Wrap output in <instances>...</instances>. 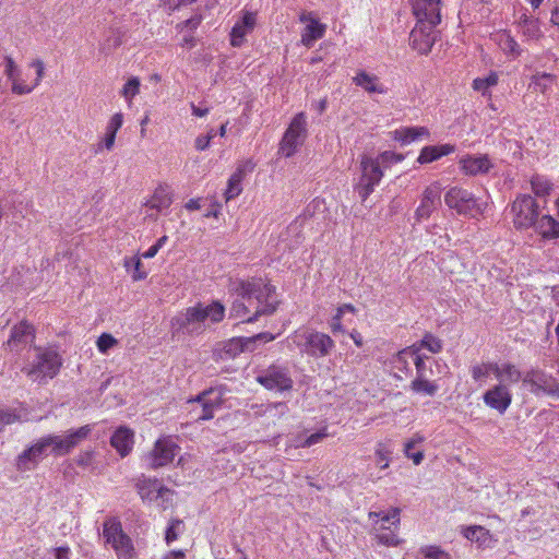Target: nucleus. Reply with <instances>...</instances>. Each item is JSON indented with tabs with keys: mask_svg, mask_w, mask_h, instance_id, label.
Instances as JSON below:
<instances>
[{
	"mask_svg": "<svg viewBox=\"0 0 559 559\" xmlns=\"http://www.w3.org/2000/svg\"><path fill=\"white\" fill-rule=\"evenodd\" d=\"M495 41L502 52L510 59H518L523 49L509 31H500L495 35Z\"/></svg>",
	"mask_w": 559,
	"mask_h": 559,
	"instance_id": "7c9ffc66",
	"label": "nucleus"
},
{
	"mask_svg": "<svg viewBox=\"0 0 559 559\" xmlns=\"http://www.w3.org/2000/svg\"><path fill=\"white\" fill-rule=\"evenodd\" d=\"M211 135H199L194 141V146L198 151H204L210 146Z\"/></svg>",
	"mask_w": 559,
	"mask_h": 559,
	"instance_id": "338daca9",
	"label": "nucleus"
},
{
	"mask_svg": "<svg viewBox=\"0 0 559 559\" xmlns=\"http://www.w3.org/2000/svg\"><path fill=\"white\" fill-rule=\"evenodd\" d=\"M454 152L455 145L450 143L424 146L419 152L417 163H419L420 165L429 164Z\"/></svg>",
	"mask_w": 559,
	"mask_h": 559,
	"instance_id": "c756f323",
	"label": "nucleus"
},
{
	"mask_svg": "<svg viewBox=\"0 0 559 559\" xmlns=\"http://www.w3.org/2000/svg\"><path fill=\"white\" fill-rule=\"evenodd\" d=\"M174 202V191L166 182L158 183L144 205L151 210L162 213L170 207Z\"/></svg>",
	"mask_w": 559,
	"mask_h": 559,
	"instance_id": "a878e982",
	"label": "nucleus"
},
{
	"mask_svg": "<svg viewBox=\"0 0 559 559\" xmlns=\"http://www.w3.org/2000/svg\"><path fill=\"white\" fill-rule=\"evenodd\" d=\"M436 25L417 21L409 34V45L419 55H428L436 41Z\"/></svg>",
	"mask_w": 559,
	"mask_h": 559,
	"instance_id": "6ab92c4d",
	"label": "nucleus"
},
{
	"mask_svg": "<svg viewBox=\"0 0 559 559\" xmlns=\"http://www.w3.org/2000/svg\"><path fill=\"white\" fill-rule=\"evenodd\" d=\"M557 82V76L548 72H536L531 76L530 87L543 95L548 94Z\"/></svg>",
	"mask_w": 559,
	"mask_h": 559,
	"instance_id": "e433bc0d",
	"label": "nucleus"
},
{
	"mask_svg": "<svg viewBox=\"0 0 559 559\" xmlns=\"http://www.w3.org/2000/svg\"><path fill=\"white\" fill-rule=\"evenodd\" d=\"M225 316V307L219 301L209 305L198 302L188 307L171 319V326L177 330L189 329L193 324L204 323L207 319L213 323L221 322Z\"/></svg>",
	"mask_w": 559,
	"mask_h": 559,
	"instance_id": "39448f33",
	"label": "nucleus"
},
{
	"mask_svg": "<svg viewBox=\"0 0 559 559\" xmlns=\"http://www.w3.org/2000/svg\"><path fill=\"white\" fill-rule=\"evenodd\" d=\"M523 386L536 397L547 396L552 400H559V381L543 369H531L521 374Z\"/></svg>",
	"mask_w": 559,
	"mask_h": 559,
	"instance_id": "0eeeda50",
	"label": "nucleus"
},
{
	"mask_svg": "<svg viewBox=\"0 0 559 559\" xmlns=\"http://www.w3.org/2000/svg\"><path fill=\"white\" fill-rule=\"evenodd\" d=\"M29 68H33L36 72V78L34 79V85L38 86L43 79L45 78V63L41 59H34L28 63Z\"/></svg>",
	"mask_w": 559,
	"mask_h": 559,
	"instance_id": "bf43d9fd",
	"label": "nucleus"
},
{
	"mask_svg": "<svg viewBox=\"0 0 559 559\" xmlns=\"http://www.w3.org/2000/svg\"><path fill=\"white\" fill-rule=\"evenodd\" d=\"M245 350V341L240 337L230 338L223 344L221 358H234Z\"/></svg>",
	"mask_w": 559,
	"mask_h": 559,
	"instance_id": "a18cd8bd",
	"label": "nucleus"
},
{
	"mask_svg": "<svg viewBox=\"0 0 559 559\" xmlns=\"http://www.w3.org/2000/svg\"><path fill=\"white\" fill-rule=\"evenodd\" d=\"M92 428L90 425L80 427L76 430L69 431L67 436H46L48 448H51V453L60 456L66 455L72 451L80 442L85 440L91 433Z\"/></svg>",
	"mask_w": 559,
	"mask_h": 559,
	"instance_id": "dca6fc26",
	"label": "nucleus"
},
{
	"mask_svg": "<svg viewBox=\"0 0 559 559\" xmlns=\"http://www.w3.org/2000/svg\"><path fill=\"white\" fill-rule=\"evenodd\" d=\"M516 27L526 41H538L544 37L539 19L531 14L522 13L516 21Z\"/></svg>",
	"mask_w": 559,
	"mask_h": 559,
	"instance_id": "bb28decb",
	"label": "nucleus"
},
{
	"mask_svg": "<svg viewBox=\"0 0 559 559\" xmlns=\"http://www.w3.org/2000/svg\"><path fill=\"white\" fill-rule=\"evenodd\" d=\"M414 15L419 22L438 25L441 22V0H409Z\"/></svg>",
	"mask_w": 559,
	"mask_h": 559,
	"instance_id": "4be33fe9",
	"label": "nucleus"
},
{
	"mask_svg": "<svg viewBox=\"0 0 559 559\" xmlns=\"http://www.w3.org/2000/svg\"><path fill=\"white\" fill-rule=\"evenodd\" d=\"M471 377L475 382H485L490 374L496 380H509L510 383H518L521 379V370L512 362L480 361L469 368Z\"/></svg>",
	"mask_w": 559,
	"mask_h": 559,
	"instance_id": "423d86ee",
	"label": "nucleus"
},
{
	"mask_svg": "<svg viewBox=\"0 0 559 559\" xmlns=\"http://www.w3.org/2000/svg\"><path fill=\"white\" fill-rule=\"evenodd\" d=\"M110 444L121 457H126L130 454L134 445L133 430L126 426L119 427L111 436Z\"/></svg>",
	"mask_w": 559,
	"mask_h": 559,
	"instance_id": "cd10ccee",
	"label": "nucleus"
},
{
	"mask_svg": "<svg viewBox=\"0 0 559 559\" xmlns=\"http://www.w3.org/2000/svg\"><path fill=\"white\" fill-rule=\"evenodd\" d=\"M510 214L516 230H527L537 223L539 205L532 195L522 193L510 204Z\"/></svg>",
	"mask_w": 559,
	"mask_h": 559,
	"instance_id": "6e6552de",
	"label": "nucleus"
},
{
	"mask_svg": "<svg viewBox=\"0 0 559 559\" xmlns=\"http://www.w3.org/2000/svg\"><path fill=\"white\" fill-rule=\"evenodd\" d=\"M116 135L105 131L104 138L98 143L97 152L102 150L111 151L115 146Z\"/></svg>",
	"mask_w": 559,
	"mask_h": 559,
	"instance_id": "0e129e2a",
	"label": "nucleus"
},
{
	"mask_svg": "<svg viewBox=\"0 0 559 559\" xmlns=\"http://www.w3.org/2000/svg\"><path fill=\"white\" fill-rule=\"evenodd\" d=\"M415 346H407L397 352L391 359L392 368L404 373L411 372L409 360L413 361Z\"/></svg>",
	"mask_w": 559,
	"mask_h": 559,
	"instance_id": "4c0bfd02",
	"label": "nucleus"
},
{
	"mask_svg": "<svg viewBox=\"0 0 559 559\" xmlns=\"http://www.w3.org/2000/svg\"><path fill=\"white\" fill-rule=\"evenodd\" d=\"M179 451L180 447L173 436H162L154 442L152 450L145 455V461L152 469L165 467L173 463Z\"/></svg>",
	"mask_w": 559,
	"mask_h": 559,
	"instance_id": "f8f14e48",
	"label": "nucleus"
},
{
	"mask_svg": "<svg viewBox=\"0 0 559 559\" xmlns=\"http://www.w3.org/2000/svg\"><path fill=\"white\" fill-rule=\"evenodd\" d=\"M288 338L301 354L313 358H323L335 347V342L330 335L309 328L294 331Z\"/></svg>",
	"mask_w": 559,
	"mask_h": 559,
	"instance_id": "20e7f679",
	"label": "nucleus"
},
{
	"mask_svg": "<svg viewBox=\"0 0 559 559\" xmlns=\"http://www.w3.org/2000/svg\"><path fill=\"white\" fill-rule=\"evenodd\" d=\"M10 83L11 92L19 96L31 94L37 87L34 85V80L28 82L26 79L22 78L21 73L16 75Z\"/></svg>",
	"mask_w": 559,
	"mask_h": 559,
	"instance_id": "de8ad7c7",
	"label": "nucleus"
},
{
	"mask_svg": "<svg viewBox=\"0 0 559 559\" xmlns=\"http://www.w3.org/2000/svg\"><path fill=\"white\" fill-rule=\"evenodd\" d=\"M445 205L457 215L467 218H478L485 214L488 202L483 198L476 197L472 191L454 186L444 194Z\"/></svg>",
	"mask_w": 559,
	"mask_h": 559,
	"instance_id": "7ed1b4c3",
	"label": "nucleus"
},
{
	"mask_svg": "<svg viewBox=\"0 0 559 559\" xmlns=\"http://www.w3.org/2000/svg\"><path fill=\"white\" fill-rule=\"evenodd\" d=\"M409 386L413 392L428 396H433L439 390V385L428 377H415Z\"/></svg>",
	"mask_w": 559,
	"mask_h": 559,
	"instance_id": "a19ab883",
	"label": "nucleus"
},
{
	"mask_svg": "<svg viewBox=\"0 0 559 559\" xmlns=\"http://www.w3.org/2000/svg\"><path fill=\"white\" fill-rule=\"evenodd\" d=\"M307 136V120L304 112L297 114L286 129L280 143L278 152L285 157H292L302 145Z\"/></svg>",
	"mask_w": 559,
	"mask_h": 559,
	"instance_id": "ddd939ff",
	"label": "nucleus"
},
{
	"mask_svg": "<svg viewBox=\"0 0 559 559\" xmlns=\"http://www.w3.org/2000/svg\"><path fill=\"white\" fill-rule=\"evenodd\" d=\"M22 417L15 409H0V431L8 425L21 421Z\"/></svg>",
	"mask_w": 559,
	"mask_h": 559,
	"instance_id": "864d4df0",
	"label": "nucleus"
},
{
	"mask_svg": "<svg viewBox=\"0 0 559 559\" xmlns=\"http://www.w3.org/2000/svg\"><path fill=\"white\" fill-rule=\"evenodd\" d=\"M257 382L266 390L276 392L290 391L294 385L288 368L280 365L269 366L257 377Z\"/></svg>",
	"mask_w": 559,
	"mask_h": 559,
	"instance_id": "2eb2a0df",
	"label": "nucleus"
},
{
	"mask_svg": "<svg viewBox=\"0 0 559 559\" xmlns=\"http://www.w3.org/2000/svg\"><path fill=\"white\" fill-rule=\"evenodd\" d=\"M497 381L498 383L483 394V402L487 407L502 415L512 404L513 394L510 389L512 383L509 380Z\"/></svg>",
	"mask_w": 559,
	"mask_h": 559,
	"instance_id": "f3484780",
	"label": "nucleus"
},
{
	"mask_svg": "<svg viewBox=\"0 0 559 559\" xmlns=\"http://www.w3.org/2000/svg\"><path fill=\"white\" fill-rule=\"evenodd\" d=\"M369 520L379 519L382 523L379 527H374L377 531H385L389 527L384 525L385 522H391L394 526V531L379 532L376 534V540L378 544L386 547H396L402 543V539L397 536L396 532L401 523V509L392 508L388 513L371 511L368 513Z\"/></svg>",
	"mask_w": 559,
	"mask_h": 559,
	"instance_id": "4468645a",
	"label": "nucleus"
},
{
	"mask_svg": "<svg viewBox=\"0 0 559 559\" xmlns=\"http://www.w3.org/2000/svg\"><path fill=\"white\" fill-rule=\"evenodd\" d=\"M48 444L46 436L37 440L33 445L25 449L16 460V467L19 471L33 469L38 461L47 454Z\"/></svg>",
	"mask_w": 559,
	"mask_h": 559,
	"instance_id": "5701e85b",
	"label": "nucleus"
},
{
	"mask_svg": "<svg viewBox=\"0 0 559 559\" xmlns=\"http://www.w3.org/2000/svg\"><path fill=\"white\" fill-rule=\"evenodd\" d=\"M412 346H416L419 353L425 348L431 354H439L443 347L442 341L431 333H426L419 342L414 343Z\"/></svg>",
	"mask_w": 559,
	"mask_h": 559,
	"instance_id": "c03bdc74",
	"label": "nucleus"
},
{
	"mask_svg": "<svg viewBox=\"0 0 559 559\" xmlns=\"http://www.w3.org/2000/svg\"><path fill=\"white\" fill-rule=\"evenodd\" d=\"M162 559H187L183 550H171L166 552Z\"/></svg>",
	"mask_w": 559,
	"mask_h": 559,
	"instance_id": "774afa93",
	"label": "nucleus"
},
{
	"mask_svg": "<svg viewBox=\"0 0 559 559\" xmlns=\"http://www.w3.org/2000/svg\"><path fill=\"white\" fill-rule=\"evenodd\" d=\"M299 22L305 24L300 35V43L305 47L311 48L317 40L324 37L326 25L321 23L313 12H301Z\"/></svg>",
	"mask_w": 559,
	"mask_h": 559,
	"instance_id": "aec40b11",
	"label": "nucleus"
},
{
	"mask_svg": "<svg viewBox=\"0 0 559 559\" xmlns=\"http://www.w3.org/2000/svg\"><path fill=\"white\" fill-rule=\"evenodd\" d=\"M430 132L426 127H402L393 132V139L403 145L428 138Z\"/></svg>",
	"mask_w": 559,
	"mask_h": 559,
	"instance_id": "72a5a7b5",
	"label": "nucleus"
},
{
	"mask_svg": "<svg viewBox=\"0 0 559 559\" xmlns=\"http://www.w3.org/2000/svg\"><path fill=\"white\" fill-rule=\"evenodd\" d=\"M461 534L469 542L476 543L479 548L491 546L492 535L481 525L462 526Z\"/></svg>",
	"mask_w": 559,
	"mask_h": 559,
	"instance_id": "2f4dec72",
	"label": "nucleus"
},
{
	"mask_svg": "<svg viewBox=\"0 0 559 559\" xmlns=\"http://www.w3.org/2000/svg\"><path fill=\"white\" fill-rule=\"evenodd\" d=\"M4 61H5L4 74L8 78V81L11 82L21 72H20L14 59L10 55H7L4 57Z\"/></svg>",
	"mask_w": 559,
	"mask_h": 559,
	"instance_id": "052dcab7",
	"label": "nucleus"
},
{
	"mask_svg": "<svg viewBox=\"0 0 559 559\" xmlns=\"http://www.w3.org/2000/svg\"><path fill=\"white\" fill-rule=\"evenodd\" d=\"M36 357L33 361L22 368V372L32 381L38 384H46L53 379L62 367V358L52 348L35 347Z\"/></svg>",
	"mask_w": 559,
	"mask_h": 559,
	"instance_id": "f03ea898",
	"label": "nucleus"
},
{
	"mask_svg": "<svg viewBox=\"0 0 559 559\" xmlns=\"http://www.w3.org/2000/svg\"><path fill=\"white\" fill-rule=\"evenodd\" d=\"M530 183L532 191L537 198L548 197L554 190V183L548 177L544 175H533L530 180Z\"/></svg>",
	"mask_w": 559,
	"mask_h": 559,
	"instance_id": "ea45409f",
	"label": "nucleus"
},
{
	"mask_svg": "<svg viewBox=\"0 0 559 559\" xmlns=\"http://www.w3.org/2000/svg\"><path fill=\"white\" fill-rule=\"evenodd\" d=\"M377 158H379L380 165H392L401 163L404 159V156L395 152L385 151L381 153Z\"/></svg>",
	"mask_w": 559,
	"mask_h": 559,
	"instance_id": "680f3d73",
	"label": "nucleus"
},
{
	"mask_svg": "<svg viewBox=\"0 0 559 559\" xmlns=\"http://www.w3.org/2000/svg\"><path fill=\"white\" fill-rule=\"evenodd\" d=\"M536 231L547 240L559 239V221L551 215H543L535 224Z\"/></svg>",
	"mask_w": 559,
	"mask_h": 559,
	"instance_id": "c9c22d12",
	"label": "nucleus"
},
{
	"mask_svg": "<svg viewBox=\"0 0 559 559\" xmlns=\"http://www.w3.org/2000/svg\"><path fill=\"white\" fill-rule=\"evenodd\" d=\"M122 124H123L122 112H116L110 117L109 121L107 122L105 131L117 135V132L121 129Z\"/></svg>",
	"mask_w": 559,
	"mask_h": 559,
	"instance_id": "4d7b16f0",
	"label": "nucleus"
},
{
	"mask_svg": "<svg viewBox=\"0 0 559 559\" xmlns=\"http://www.w3.org/2000/svg\"><path fill=\"white\" fill-rule=\"evenodd\" d=\"M360 169L361 176L356 190L361 201H366L382 180L383 171L379 158H372L367 155L361 156Z\"/></svg>",
	"mask_w": 559,
	"mask_h": 559,
	"instance_id": "9b49d317",
	"label": "nucleus"
},
{
	"mask_svg": "<svg viewBox=\"0 0 559 559\" xmlns=\"http://www.w3.org/2000/svg\"><path fill=\"white\" fill-rule=\"evenodd\" d=\"M392 450L386 442L379 441L374 448V461L380 469H386L391 463Z\"/></svg>",
	"mask_w": 559,
	"mask_h": 559,
	"instance_id": "37998d69",
	"label": "nucleus"
},
{
	"mask_svg": "<svg viewBox=\"0 0 559 559\" xmlns=\"http://www.w3.org/2000/svg\"><path fill=\"white\" fill-rule=\"evenodd\" d=\"M202 20H203V17L201 14H195V15L191 16L190 19H188L181 23H178L176 25V28L180 32L183 31L185 28H188L191 32H194L202 23Z\"/></svg>",
	"mask_w": 559,
	"mask_h": 559,
	"instance_id": "13d9d810",
	"label": "nucleus"
},
{
	"mask_svg": "<svg viewBox=\"0 0 559 559\" xmlns=\"http://www.w3.org/2000/svg\"><path fill=\"white\" fill-rule=\"evenodd\" d=\"M231 289L238 298L231 305L230 317L243 323L274 313L280 305L275 286L261 277L236 280Z\"/></svg>",
	"mask_w": 559,
	"mask_h": 559,
	"instance_id": "f257e3e1",
	"label": "nucleus"
},
{
	"mask_svg": "<svg viewBox=\"0 0 559 559\" xmlns=\"http://www.w3.org/2000/svg\"><path fill=\"white\" fill-rule=\"evenodd\" d=\"M103 535L106 543L111 545L118 559H135V549L131 538L123 532L117 519L104 522Z\"/></svg>",
	"mask_w": 559,
	"mask_h": 559,
	"instance_id": "9d476101",
	"label": "nucleus"
},
{
	"mask_svg": "<svg viewBox=\"0 0 559 559\" xmlns=\"http://www.w3.org/2000/svg\"><path fill=\"white\" fill-rule=\"evenodd\" d=\"M141 88V81L138 76H131L128 79V81L123 84L120 95L124 98L127 104L129 106L132 105V102L136 95L140 94Z\"/></svg>",
	"mask_w": 559,
	"mask_h": 559,
	"instance_id": "49530a36",
	"label": "nucleus"
},
{
	"mask_svg": "<svg viewBox=\"0 0 559 559\" xmlns=\"http://www.w3.org/2000/svg\"><path fill=\"white\" fill-rule=\"evenodd\" d=\"M252 170L254 168V164L251 160H248L245 167H238L236 171L229 177L227 182V188L225 190L224 197L225 201L228 202L236 197H238L242 191L241 182L245 176V169Z\"/></svg>",
	"mask_w": 559,
	"mask_h": 559,
	"instance_id": "473e14b6",
	"label": "nucleus"
},
{
	"mask_svg": "<svg viewBox=\"0 0 559 559\" xmlns=\"http://www.w3.org/2000/svg\"><path fill=\"white\" fill-rule=\"evenodd\" d=\"M423 554L426 558L431 559H448L449 555L443 551L440 547L437 546H428L423 549Z\"/></svg>",
	"mask_w": 559,
	"mask_h": 559,
	"instance_id": "e2e57ef3",
	"label": "nucleus"
},
{
	"mask_svg": "<svg viewBox=\"0 0 559 559\" xmlns=\"http://www.w3.org/2000/svg\"><path fill=\"white\" fill-rule=\"evenodd\" d=\"M343 316L344 314L342 312H338V310L336 309V312L332 317V320H331V323H330V328H331V331L333 333L344 332V328H343V324H342Z\"/></svg>",
	"mask_w": 559,
	"mask_h": 559,
	"instance_id": "69168bd1",
	"label": "nucleus"
},
{
	"mask_svg": "<svg viewBox=\"0 0 559 559\" xmlns=\"http://www.w3.org/2000/svg\"><path fill=\"white\" fill-rule=\"evenodd\" d=\"M189 414L195 421L211 420L215 416V412L222 407L223 394L215 389L204 390L195 397L187 401Z\"/></svg>",
	"mask_w": 559,
	"mask_h": 559,
	"instance_id": "1a4fd4ad",
	"label": "nucleus"
},
{
	"mask_svg": "<svg viewBox=\"0 0 559 559\" xmlns=\"http://www.w3.org/2000/svg\"><path fill=\"white\" fill-rule=\"evenodd\" d=\"M353 83L369 94H385L386 87L376 74L360 70L353 78Z\"/></svg>",
	"mask_w": 559,
	"mask_h": 559,
	"instance_id": "c85d7f7f",
	"label": "nucleus"
},
{
	"mask_svg": "<svg viewBox=\"0 0 559 559\" xmlns=\"http://www.w3.org/2000/svg\"><path fill=\"white\" fill-rule=\"evenodd\" d=\"M440 204L441 185L439 182H432L424 190L420 203L415 211L416 221L428 219Z\"/></svg>",
	"mask_w": 559,
	"mask_h": 559,
	"instance_id": "412c9836",
	"label": "nucleus"
},
{
	"mask_svg": "<svg viewBox=\"0 0 559 559\" xmlns=\"http://www.w3.org/2000/svg\"><path fill=\"white\" fill-rule=\"evenodd\" d=\"M174 493L175 492L173 490H170L169 488L162 486V488L159 489L158 496H156V500L160 499L159 506L163 510H166V509L173 507Z\"/></svg>",
	"mask_w": 559,
	"mask_h": 559,
	"instance_id": "6e6d98bb",
	"label": "nucleus"
},
{
	"mask_svg": "<svg viewBox=\"0 0 559 559\" xmlns=\"http://www.w3.org/2000/svg\"><path fill=\"white\" fill-rule=\"evenodd\" d=\"M427 359H429V357L424 355L423 353H419L418 348L415 346L413 364L416 369V377H428V373L432 372V370L426 364Z\"/></svg>",
	"mask_w": 559,
	"mask_h": 559,
	"instance_id": "09e8293b",
	"label": "nucleus"
},
{
	"mask_svg": "<svg viewBox=\"0 0 559 559\" xmlns=\"http://www.w3.org/2000/svg\"><path fill=\"white\" fill-rule=\"evenodd\" d=\"M424 442H425V437L417 432V433L413 435L404 443V449H403L404 455L407 459L412 460L415 465H419L423 462L425 454H424L423 450L412 452V449H414L415 447H417Z\"/></svg>",
	"mask_w": 559,
	"mask_h": 559,
	"instance_id": "58836bf2",
	"label": "nucleus"
},
{
	"mask_svg": "<svg viewBox=\"0 0 559 559\" xmlns=\"http://www.w3.org/2000/svg\"><path fill=\"white\" fill-rule=\"evenodd\" d=\"M499 82V75L496 71H490L485 78H476L473 80L472 86L475 91L480 92L484 96H490V88Z\"/></svg>",
	"mask_w": 559,
	"mask_h": 559,
	"instance_id": "79ce46f5",
	"label": "nucleus"
},
{
	"mask_svg": "<svg viewBox=\"0 0 559 559\" xmlns=\"http://www.w3.org/2000/svg\"><path fill=\"white\" fill-rule=\"evenodd\" d=\"M183 526V523L179 519H171L165 534V540L167 545L177 540L179 537V533Z\"/></svg>",
	"mask_w": 559,
	"mask_h": 559,
	"instance_id": "3c124183",
	"label": "nucleus"
},
{
	"mask_svg": "<svg viewBox=\"0 0 559 559\" xmlns=\"http://www.w3.org/2000/svg\"><path fill=\"white\" fill-rule=\"evenodd\" d=\"M118 344V340L110 333H102L97 341L96 346L99 353L107 354V352Z\"/></svg>",
	"mask_w": 559,
	"mask_h": 559,
	"instance_id": "603ef678",
	"label": "nucleus"
},
{
	"mask_svg": "<svg viewBox=\"0 0 559 559\" xmlns=\"http://www.w3.org/2000/svg\"><path fill=\"white\" fill-rule=\"evenodd\" d=\"M461 171L466 176H478L488 174L493 163L487 154L465 155L459 160Z\"/></svg>",
	"mask_w": 559,
	"mask_h": 559,
	"instance_id": "b1692460",
	"label": "nucleus"
},
{
	"mask_svg": "<svg viewBox=\"0 0 559 559\" xmlns=\"http://www.w3.org/2000/svg\"><path fill=\"white\" fill-rule=\"evenodd\" d=\"M329 436L326 428L321 429L318 432H314L307 437L305 440H301L295 444L296 448H309L313 444L321 442L324 438Z\"/></svg>",
	"mask_w": 559,
	"mask_h": 559,
	"instance_id": "5fc2aeb1",
	"label": "nucleus"
},
{
	"mask_svg": "<svg viewBox=\"0 0 559 559\" xmlns=\"http://www.w3.org/2000/svg\"><path fill=\"white\" fill-rule=\"evenodd\" d=\"M162 486L157 478H146L144 476L139 478L135 483V488L143 502L156 500V496H158Z\"/></svg>",
	"mask_w": 559,
	"mask_h": 559,
	"instance_id": "f704fd0d",
	"label": "nucleus"
},
{
	"mask_svg": "<svg viewBox=\"0 0 559 559\" xmlns=\"http://www.w3.org/2000/svg\"><path fill=\"white\" fill-rule=\"evenodd\" d=\"M123 265L127 270H129L130 267H133L134 272L132 274V280L134 282H138V281H141V280H144L146 277V272L144 271H141V267H142V262H141V259L139 257H133V258H126L124 259V262H123Z\"/></svg>",
	"mask_w": 559,
	"mask_h": 559,
	"instance_id": "8fccbe9b",
	"label": "nucleus"
},
{
	"mask_svg": "<svg viewBox=\"0 0 559 559\" xmlns=\"http://www.w3.org/2000/svg\"><path fill=\"white\" fill-rule=\"evenodd\" d=\"M258 25V12L241 10L240 15L229 32V44L234 48H240L246 43V37L251 34Z\"/></svg>",
	"mask_w": 559,
	"mask_h": 559,
	"instance_id": "a211bd4d",
	"label": "nucleus"
},
{
	"mask_svg": "<svg viewBox=\"0 0 559 559\" xmlns=\"http://www.w3.org/2000/svg\"><path fill=\"white\" fill-rule=\"evenodd\" d=\"M35 338V330L32 324L27 321H21L15 324L12 330L9 340L3 344L4 348L9 350H21L28 343H32Z\"/></svg>",
	"mask_w": 559,
	"mask_h": 559,
	"instance_id": "393cba45",
	"label": "nucleus"
}]
</instances>
